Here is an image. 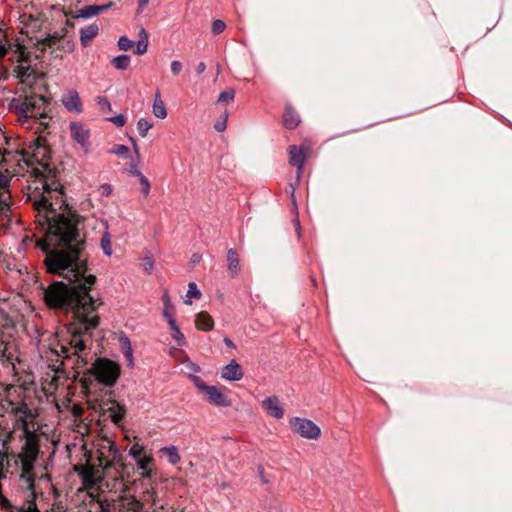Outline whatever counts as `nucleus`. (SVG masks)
Returning <instances> with one entry per match:
<instances>
[{
  "label": "nucleus",
  "mask_w": 512,
  "mask_h": 512,
  "mask_svg": "<svg viewBox=\"0 0 512 512\" xmlns=\"http://www.w3.org/2000/svg\"><path fill=\"white\" fill-rule=\"evenodd\" d=\"M71 137L76 141L83 151L87 153L90 150V131L89 129L80 122L70 123Z\"/></svg>",
  "instance_id": "nucleus-9"
},
{
  "label": "nucleus",
  "mask_w": 512,
  "mask_h": 512,
  "mask_svg": "<svg viewBox=\"0 0 512 512\" xmlns=\"http://www.w3.org/2000/svg\"><path fill=\"white\" fill-rule=\"evenodd\" d=\"M143 451L144 449L142 446L134 445L130 448L128 453L133 460H138L139 455H141Z\"/></svg>",
  "instance_id": "nucleus-45"
},
{
  "label": "nucleus",
  "mask_w": 512,
  "mask_h": 512,
  "mask_svg": "<svg viewBox=\"0 0 512 512\" xmlns=\"http://www.w3.org/2000/svg\"><path fill=\"white\" fill-rule=\"evenodd\" d=\"M185 304H187V305H191V304H192V301H191L190 299H186V300H185Z\"/></svg>",
  "instance_id": "nucleus-62"
},
{
  "label": "nucleus",
  "mask_w": 512,
  "mask_h": 512,
  "mask_svg": "<svg viewBox=\"0 0 512 512\" xmlns=\"http://www.w3.org/2000/svg\"><path fill=\"white\" fill-rule=\"evenodd\" d=\"M152 110L156 118L165 119L167 117V110L163 101L161 100L159 92L155 94Z\"/></svg>",
  "instance_id": "nucleus-23"
},
{
  "label": "nucleus",
  "mask_w": 512,
  "mask_h": 512,
  "mask_svg": "<svg viewBox=\"0 0 512 512\" xmlns=\"http://www.w3.org/2000/svg\"><path fill=\"white\" fill-rule=\"evenodd\" d=\"M162 300H163V305H164L163 313H168V312L174 311V305L171 301V297L167 290L164 291Z\"/></svg>",
  "instance_id": "nucleus-33"
},
{
  "label": "nucleus",
  "mask_w": 512,
  "mask_h": 512,
  "mask_svg": "<svg viewBox=\"0 0 512 512\" xmlns=\"http://www.w3.org/2000/svg\"><path fill=\"white\" fill-rule=\"evenodd\" d=\"M7 185H8L7 177L0 173V189L5 188Z\"/></svg>",
  "instance_id": "nucleus-58"
},
{
  "label": "nucleus",
  "mask_w": 512,
  "mask_h": 512,
  "mask_svg": "<svg viewBox=\"0 0 512 512\" xmlns=\"http://www.w3.org/2000/svg\"><path fill=\"white\" fill-rule=\"evenodd\" d=\"M200 260H201V256H200V254L195 253V254H193V255L191 256V258H190V263H191L192 265H195V264L199 263V262H200Z\"/></svg>",
  "instance_id": "nucleus-57"
},
{
  "label": "nucleus",
  "mask_w": 512,
  "mask_h": 512,
  "mask_svg": "<svg viewBox=\"0 0 512 512\" xmlns=\"http://www.w3.org/2000/svg\"><path fill=\"white\" fill-rule=\"evenodd\" d=\"M111 154H115L119 157L127 159L130 155L129 148L126 145H118L110 151Z\"/></svg>",
  "instance_id": "nucleus-35"
},
{
  "label": "nucleus",
  "mask_w": 512,
  "mask_h": 512,
  "mask_svg": "<svg viewBox=\"0 0 512 512\" xmlns=\"http://www.w3.org/2000/svg\"><path fill=\"white\" fill-rule=\"evenodd\" d=\"M300 123V117L298 113L291 107L286 106L283 114V125L285 128L292 130L295 129Z\"/></svg>",
  "instance_id": "nucleus-17"
},
{
  "label": "nucleus",
  "mask_w": 512,
  "mask_h": 512,
  "mask_svg": "<svg viewBox=\"0 0 512 512\" xmlns=\"http://www.w3.org/2000/svg\"><path fill=\"white\" fill-rule=\"evenodd\" d=\"M23 494V501L20 506H15L11 502V507H4L0 504V509L4 512H40L38 509L36 498L38 495L37 487L28 490L26 487H20Z\"/></svg>",
  "instance_id": "nucleus-7"
},
{
  "label": "nucleus",
  "mask_w": 512,
  "mask_h": 512,
  "mask_svg": "<svg viewBox=\"0 0 512 512\" xmlns=\"http://www.w3.org/2000/svg\"><path fill=\"white\" fill-rule=\"evenodd\" d=\"M143 260L145 261L144 270L147 274H150L154 268V261L150 257H145Z\"/></svg>",
  "instance_id": "nucleus-50"
},
{
  "label": "nucleus",
  "mask_w": 512,
  "mask_h": 512,
  "mask_svg": "<svg viewBox=\"0 0 512 512\" xmlns=\"http://www.w3.org/2000/svg\"><path fill=\"white\" fill-rule=\"evenodd\" d=\"M138 179L140 181L141 190H142V193L144 194V196L149 195L151 185H150L148 178L145 175H141V177H139Z\"/></svg>",
  "instance_id": "nucleus-42"
},
{
  "label": "nucleus",
  "mask_w": 512,
  "mask_h": 512,
  "mask_svg": "<svg viewBox=\"0 0 512 512\" xmlns=\"http://www.w3.org/2000/svg\"><path fill=\"white\" fill-rule=\"evenodd\" d=\"M96 104L103 113L109 112L112 109L110 101L105 96H98L96 98Z\"/></svg>",
  "instance_id": "nucleus-31"
},
{
  "label": "nucleus",
  "mask_w": 512,
  "mask_h": 512,
  "mask_svg": "<svg viewBox=\"0 0 512 512\" xmlns=\"http://www.w3.org/2000/svg\"><path fill=\"white\" fill-rule=\"evenodd\" d=\"M100 13V8L96 7V5H87L81 9H79L75 15L76 18L89 19L93 16H96Z\"/></svg>",
  "instance_id": "nucleus-27"
},
{
  "label": "nucleus",
  "mask_w": 512,
  "mask_h": 512,
  "mask_svg": "<svg viewBox=\"0 0 512 512\" xmlns=\"http://www.w3.org/2000/svg\"><path fill=\"white\" fill-rule=\"evenodd\" d=\"M172 331V338L178 343V345L183 346L186 344L185 337L179 327H175L174 329H171Z\"/></svg>",
  "instance_id": "nucleus-40"
},
{
  "label": "nucleus",
  "mask_w": 512,
  "mask_h": 512,
  "mask_svg": "<svg viewBox=\"0 0 512 512\" xmlns=\"http://www.w3.org/2000/svg\"><path fill=\"white\" fill-rule=\"evenodd\" d=\"M113 5H114L113 2H108V3L103 4V5H96V7L100 8V13H101L103 11H106V10L110 9L111 7H113Z\"/></svg>",
  "instance_id": "nucleus-56"
},
{
  "label": "nucleus",
  "mask_w": 512,
  "mask_h": 512,
  "mask_svg": "<svg viewBox=\"0 0 512 512\" xmlns=\"http://www.w3.org/2000/svg\"><path fill=\"white\" fill-rule=\"evenodd\" d=\"M183 68V64L182 62L178 61V60H173L171 62V72L174 76H177L179 75V73L181 72Z\"/></svg>",
  "instance_id": "nucleus-48"
},
{
  "label": "nucleus",
  "mask_w": 512,
  "mask_h": 512,
  "mask_svg": "<svg viewBox=\"0 0 512 512\" xmlns=\"http://www.w3.org/2000/svg\"><path fill=\"white\" fill-rule=\"evenodd\" d=\"M100 246L105 256L110 257L112 255L111 235L107 229L101 236Z\"/></svg>",
  "instance_id": "nucleus-28"
},
{
  "label": "nucleus",
  "mask_w": 512,
  "mask_h": 512,
  "mask_svg": "<svg viewBox=\"0 0 512 512\" xmlns=\"http://www.w3.org/2000/svg\"><path fill=\"white\" fill-rule=\"evenodd\" d=\"M159 452L166 455L169 464L174 465L180 461V454L175 445L164 446L159 449Z\"/></svg>",
  "instance_id": "nucleus-22"
},
{
  "label": "nucleus",
  "mask_w": 512,
  "mask_h": 512,
  "mask_svg": "<svg viewBox=\"0 0 512 512\" xmlns=\"http://www.w3.org/2000/svg\"><path fill=\"white\" fill-rule=\"evenodd\" d=\"M289 425L295 434L304 439L316 440L321 435L320 427L307 418L291 417Z\"/></svg>",
  "instance_id": "nucleus-6"
},
{
  "label": "nucleus",
  "mask_w": 512,
  "mask_h": 512,
  "mask_svg": "<svg viewBox=\"0 0 512 512\" xmlns=\"http://www.w3.org/2000/svg\"><path fill=\"white\" fill-rule=\"evenodd\" d=\"M16 457V465L20 469V487L32 490L36 486L37 473L35 472V462L38 456L19 452Z\"/></svg>",
  "instance_id": "nucleus-3"
},
{
  "label": "nucleus",
  "mask_w": 512,
  "mask_h": 512,
  "mask_svg": "<svg viewBox=\"0 0 512 512\" xmlns=\"http://www.w3.org/2000/svg\"><path fill=\"white\" fill-rule=\"evenodd\" d=\"M221 378L229 382H237L243 378V371L240 364L231 359L221 370Z\"/></svg>",
  "instance_id": "nucleus-13"
},
{
  "label": "nucleus",
  "mask_w": 512,
  "mask_h": 512,
  "mask_svg": "<svg viewBox=\"0 0 512 512\" xmlns=\"http://www.w3.org/2000/svg\"><path fill=\"white\" fill-rule=\"evenodd\" d=\"M223 342H224V343H225V345H226L228 348H230V349H235V348H236V346H235V344L233 343V341H232L230 338H228V337H224Z\"/></svg>",
  "instance_id": "nucleus-60"
},
{
  "label": "nucleus",
  "mask_w": 512,
  "mask_h": 512,
  "mask_svg": "<svg viewBox=\"0 0 512 512\" xmlns=\"http://www.w3.org/2000/svg\"><path fill=\"white\" fill-rule=\"evenodd\" d=\"M38 428L35 426H32V429H25L23 432V435L21 439L24 440V444L21 447V451L23 453H28L32 455L38 456L39 454V438L36 433Z\"/></svg>",
  "instance_id": "nucleus-10"
},
{
  "label": "nucleus",
  "mask_w": 512,
  "mask_h": 512,
  "mask_svg": "<svg viewBox=\"0 0 512 512\" xmlns=\"http://www.w3.org/2000/svg\"><path fill=\"white\" fill-rule=\"evenodd\" d=\"M265 410L269 415L276 419H281L284 416V410L280 404L279 399L276 396H270L262 402Z\"/></svg>",
  "instance_id": "nucleus-14"
},
{
  "label": "nucleus",
  "mask_w": 512,
  "mask_h": 512,
  "mask_svg": "<svg viewBox=\"0 0 512 512\" xmlns=\"http://www.w3.org/2000/svg\"><path fill=\"white\" fill-rule=\"evenodd\" d=\"M40 482V481H47V482H51V476L48 474V473H45V474H41V475H38L37 474V479H36V482Z\"/></svg>",
  "instance_id": "nucleus-55"
},
{
  "label": "nucleus",
  "mask_w": 512,
  "mask_h": 512,
  "mask_svg": "<svg viewBox=\"0 0 512 512\" xmlns=\"http://www.w3.org/2000/svg\"><path fill=\"white\" fill-rule=\"evenodd\" d=\"M117 44H118L119 49L126 51V50L130 49L131 47H133L135 42L130 40L127 36L122 35L118 38Z\"/></svg>",
  "instance_id": "nucleus-34"
},
{
  "label": "nucleus",
  "mask_w": 512,
  "mask_h": 512,
  "mask_svg": "<svg viewBox=\"0 0 512 512\" xmlns=\"http://www.w3.org/2000/svg\"><path fill=\"white\" fill-rule=\"evenodd\" d=\"M153 123L146 118H140L137 122V130L142 138H145L148 131L152 128Z\"/></svg>",
  "instance_id": "nucleus-29"
},
{
  "label": "nucleus",
  "mask_w": 512,
  "mask_h": 512,
  "mask_svg": "<svg viewBox=\"0 0 512 512\" xmlns=\"http://www.w3.org/2000/svg\"><path fill=\"white\" fill-rule=\"evenodd\" d=\"M134 461L139 470H146L149 463L152 461V458L147 455H144V456L139 455L138 460H134Z\"/></svg>",
  "instance_id": "nucleus-38"
},
{
  "label": "nucleus",
  "mask_w": 512,
  "mask_h": 512,
  "mask_svg": "<svg viewBox=\"0 0 512 512\" xmlns=\"http://www.w3.org/2000/svg\"><path fill=\"white\" fill-rule=\"evenodd\" d=\"M120 339L123 343L122 351L125 358L127 359V367L132 369L134 367V358L130 340L126 335L121 336Z\"/></svg>",
  "instance_id": "nucleus-24"
},
{
  "label": "nucleus",
  "mask_w": 512,
  "mask_h": 512,
  "mask_svg": "<svg viewBox=\"0 0 512 512\" xmlns=\"http://www.w3.org/2000/svg\"><path fill=\"white\" fill-rule=\"evenodd\" d=\"M106 412L108 413L111 421L114 424L119 425L126 414V408L124 404H121L116 400H111L110 405L106 408Z\"/></svg>",
  "instance_id": "nucleus-15"
},
{
  "label": "nucleus",
  "mask_w": 512,
  "mask_h": 512,
  "mask_svg": "<svg viewBox=\"0 0 512 512\" xmlns=\"http://www.w3.org/2000/svg\"><path fill=\"white\" fill-rule=\"evenodd\" d=\"M48 232L38 245L46 253L47 271L58 274L68 284L56 282L45 291V301L53 308H62L73 314L67 324L68 338L60 344L57 354L64 359L75 358L78 368L88 363V342L99 326V296L90 294L96 277L89 272L83 251L86 247L80 226L83 218L69 208L47 217Z\"/></svg>",
  "instance_id": "nucleus-1"
},
{
  "label": "nucleus",
  "mask_w": 512,
  "mask_h": 512,
  "mask_svg": "<svg viewBox=\"0 0 512 512\" xmlns=\"http://www.w3.org/2000/svg\"><path fill=\"white\" fill-rule=\"evenodd\" d=\"M163 317L166 319L170 329H174L175 327H177V322H176V319L174 317V314H173V311L172 312H168V313H163Z\"/></svg>",
  "instance_id": "nucleus-46"
},
{
  "label": "nucleus",
  "mask_w": 512,
  "mask_h": 512,
  "mask_svg": "<svg viewBox=\"0 0 512 512\" xmlns=\"http://www.w3.org/2000/svg\"><path fill=\"white\" fill-rule=\"evenodd\" d=\"M10 412L15 416L16 423L22 431L25 429H32L34 426L33 421L38 417V411L32 409L29 405L24 402H10Z\"/></svg>",
  "instance_id": "nucleus-5"
},
{
  "label": "nucleus",
  "mask_w": 512,
  "mask_h": 512,
  "mask_svg": "<svg viewBox=\"0 0 512 512\" xmlns=\"http://www.w3.org/2000/svg\"><path fill=\"white\" fill-rule=\"evenodd\" d=\"M8 52L7 47L0 43V57H4Z\"/></svg>",
  "instance_id": "nucleus-61"
},
{
  "label": "nucleus",
  "mask_w": 512,
  "mask_h": 512,
  "mask_svg": "<svg viewBox=\"0 0 512 512\" xmlns=\"http://www.w3.org/2000/svg\"><path fill=\"white\" fill-rule=\"evenodd\" d=\"M257 473H258L260 482L262 484L266 485V484H268L270 482L269 479L267 478L266 474H265V470H264L263 466L259 465L257 467Z\"/></svg>",
  "instance_id": "nucleus-49"
},
{
  "label": "nucleus",
  "mask_w": 512,
  "mask_h": 512,
  "mask_svg": "<svg viewBox=\"0 0 512 512\" xmlns=\"http://www.w3.org/2000/svg\"><path fill=\"white\" fill-rule=\"evenodd\" d=\"M64 108L74 114H80L83 111L79 93L75 89L68 90L61 98Z\"/></svg>",
  "instance_id": "nucleus-12"
},
{
  "label": "nucleus",
  "mask_w": 512,
  "mask_h": 512,
  "mask_svg": "<svg viewBox=\"0 0 512 512\" xmlns=\"http://www.w3.org/2000/svg\"><path fill=\"white\" fill-rule=\"evenodd\" d=\"M107 121L115 124L117 127H122L126 123V118L123 114H118L116 116L108 117Z\"/></svg>",
  "instance_id": "nucleus-44"
},
{
  "label": "nucleus",
  "mask_w": 512,
  "mask_h": 512,
  "mask_svg": "<svg viewBox=\"0 0 512 512\" xmlns=\"http://www.w3.org/2000/svg\"><path fill=\"white\" fill-rule=\"evenodd\" d=\"M75 472L80 477L82 484L85 488L91 489L96 485V481L93 477V468L90 466L86 467H75Z\"/></svg>",
  "instance_id": "nucleus-16"
},
{
  "label": "nucleus",
  "mask_w": 512,
  "mask_h": 512,
  "mask_svg": "<svg viewBox=\"0 0 512 512\" xmlns=\"http://www.w3.org/2000/svg\"><path fill=\"white\" fill-rule=\"evenodd\" d=\"M148 2H149V0H138V9H137L138 14H140L144 10V8L148 4Z\"/></svg>",
  "instance_id": "nucleus-54"
},
{
  "label": "nucleus",
  "mask_w": 512,
  "mask_h": 512,
  "mask_svg": "<svg viewBox=\"0 0 512 512\" xmlns=\"http://www.w3.org/2000/svg\"><path fill=\"white\" fill-rule=\"evenodd\" d=\"M306 158L307 154L304 152L302 146L292 145L289 148V163L297 168L296 184L292 185L291 187V198L294 204L296 202L294 196L295 189L296 186L299 184L301 176L303 174Z\"/></svg>",
  "instance_id": "nucleus-8"
},
{
  "label": "nucleus",
  "mask_w": 512,
  "mask_h": 512,
  "mask_svg": "<svg viewBox=\"0 0 512 512\" xmlns=\"http://www.w3.org/2000/svg\"><path fill=\"white\" fill-rule=\"evenodd\" d=\"M41 104L47 103V99L42 95H37L26 100L25 104H28L29 110L35 108Z\"/></svg>",
  "instance_id": "nucleus-32"
},
{
  "label": "nucleus",
  "mask_w": 512,
  "mask_h": 512,
  "mask_svg": "<svg viewBox=\"0 0 512 512\" xmlns=\"http://www.w3.org/2000/svg\"><path fill=\"white\" fill-rule=\"evenodd\" d=\"M195 325L198 330L211 331L214 327V321L210 315L201 312L196 316Z\"/></svg>",
  "instance_id": "nucleus-19"
},
{
  "label": "nucleus",
  "mask_w": 512,
  "mask_h": 512,
  "mask_svg": "<svg viewBox=\"0 0 512 512\" xmlns=\"http://www.w3.org/2000/svg\"><path fill=\"white\" fill-rule=\"evenodd\" d=\"M195 387L201 391L203 394L205 391L209 388L210 385H207L204 383V381L199 376H192L191 377Z\"/></svg>",
  "instance_id": "nucleus-43"
},
{
  "label": "nucleus",
  "mask_w": 512,
  "mask_h": 512,
  "mask_svg": "<svg viewBox=\"0 0 512 512\" xmlns=\"http://www.w3.org/2000/svg\"><path fill=\"white\" fill-rule=\"evenodd\" d=\"M205 70H206V64L204 62H199L196 67V72L198 74H202V73H204Z\"/></svg>",
  "instance_id": "nucleus-59"
},
{
  "label": "nucleus",
  "mask_w": 512,
  "mask_h": 512,
  "mask_svg": "<svg viewBox=\"0 0 512 512\" xmlns=\"http://www.w3.org/2000/svg\"><path fill=\"white\" fill-rule=\"evenodd\" d=\"M101 194L104 196H109L112 193V187L108 183H104L100 186Z\"/></svg>",
  "instance_id": "nucleus-52"
},
{
  "label": "nucleus",
  "mask_w": 512,
  "mask_h": 512,
  "mask_svg": "<svg viewBox=\"0 0 512 512\" xmlns=\"http://www.w3.org/2000/svg\"><path fill=\"white\" fill-rule=\"evenodd\" d=\"M227 266L232 277H235L240 272V260L236 255L235 249L231 248L227 252Z\"/></svg>",
  "instance_id": "nucleus-20"
},
{
  "label": "nucleus",
  "mask_w": 512,
  "mask_h": 512,
  "mask_svg": "<svg viewBox=\"0 0 512 512\" xmlns=\"http://www.w3.org/2000/svg\"><path fill=\"white\" fill-rule=\"evenodd\" d=\"M0 344V361L2 362L3 365L11 366L14 369V355L10 351L9 344L3 340L0 341Z\"/></svg>",
  "instance_id": "nucleus-21"
},
{
  "label": "nucleus",
  "mask_w": 512,
  "mask_h": 512,
  "mask_svg": "<svg viewBox=\"0 0 512 512\" xmlns=\"http://www.w3.org/2000/svg\"><path fill=\"white\" fill-rule=\"evenodd\" d=\"M52 38L51 35H48L47 37H44L43 41H47V40H50Z\"/></svg>",
  "instance_id": "nucleus-63"
},
{
  "label": "nucleus",
  "mask_w": 512,
  "mask_h": 512,
  "mask_svg": "<svg viewBox=\"0 0 512 512\" xmlns=\"http://www.w3.org/2000/svg\"><path fill=\"white\" fill-rule=\"evenodd\" d=\"M143 503L133 495H120L111 504H101L100 512H141Z\"/></svg>",
  "instance_id": "nucleus-4"
},
{
  "label": "nucleus",
  "mask_w": 512,
  "mask_h": 512,
  "mask_svg": "<svg viewBox=\"0 0 512 512\" xmlns=\"http://www.w3.org/2000/svg\"><path fill=\"white\" fill-rule=\"evenodd\" d=\"M226 28V24L224 21L220 19H215L212 22L211 31L213 34H220L222 33Z\"/></svg>",
  "instance_id": "nucleus-39"
},
{
  "label": "nucleus",
  "mask_w": 512,
  "mask_h": 512,
  "mask_svg": "<svg viewBox=\"0 0 512 512\" xmlns=\"http://www.w3.org/2000/svg\"><path fill=\"white\" fill-rule=\"evenodd\" d=\"M112 65L120 71L126 70L131 63V57L128 54H120L111 60Z\"/></svg>",
  "instance_id": "nucleus-26"
},
{
  "label": "nucleus",
  "mask_w": 512,
  "mask_h": 512,
  "mask_svg": "<svg viewBox=\"0 0 512 512\" xmlns=\"http://www.w3.org/2000/svg\"><path fill=\"white\" fill-rule=\"evenodd\" d=\"M129 140H130V142L132 144L136 160L139 161L140 160V152H139L138 144H137L136 140L133 137H129Z\"/></svg>",
  "instance_id": "nucleus-51"
},
{
  "label": "nucleus",
  "mask_w": 512,
  "mask_h": 512,
  "mask_svg": "<svg viewBox=\"0 0 512 512\" xmlns=\"http://www.w3.org/2000/svg\"><path fill=\"white\" fill-rule=\"evenodd\" d=\"M138 162L139 161H134L130 164L129 166V173L132 175V176H135L137 178L141 177V175H144L139 169H138Z\"/></svg>",
  "instance_id": "nucleus-47"
},
{
  "label": "nucleus",
  "mask_w": 512,
  "mask_h": 512,
  "mask_svg": "<svg viewBox=\"0 0 512 512\" xmlns=\"http://www.w3.org/2000/svg\"><path fill=\"white\" fill-rule=\"evenodd\" d=\"M96 380L107 387H112L116 383L120 368L119 365L107 358H97L88 370Z\"/></svg>",
  "instance_id": "nucleus-2"
},
{
  "label": "nucleus",
  "mask_w": 512,
  "mask_h": 512,
  "mask_svg": "<svg viewBox=\"0 0 512 512\" xmlns=\"http://www.w3.org/2000/svg\"><path fill=\"white\" fill-rule=\"evenodd\" d=\"M135 44H136L135 53L137 55H142L147 51L148 44H149L148 43V34L144 28H141V30L139 31V39Z\"/></svg>",
  "instance_id": "nucleus-25"
},
{
  "label": "nucleus",
  "mask_w": 512,
  "mask_h": 512,
  "mask_svg": "<svg viewBox=\"0 0 512 512\" xmlns=\"http://www.w3.org/2000/svg\"><path fill=\"white\" fill-rule=\"evenodd\" d=\"M12 104H15V107L20 112V120L22 122L26 121L27 119H29L31 117V115L29 114L28 104L19 103L18 100H16V99L12 100Z\"/></svg>",
  "instance_id": "nucleus-30"
},
{
  "label": "nucleus",
  "mask_w": 512,
  "mask_h": 512,
  "mask_svg": "<svg viewBox=\"0 0 512 512\" xmlns=\"http://www.w3.org/2000/svg\"><path fill=\"white\" fill-rule=\"evenodd\" d=\"M108 449H109V452H110L114 457H116V456L119 454V448H118V446L116 445V443H115V442H113V441L109 443V447H108Z\"/></svg>",
  "instance_id": "nucleus-53"
},
{
  "label": "nucleus",
  "mask_w": 512,
  "mask_h": 512,
  "mask_svg": "<svg viewBox=\"0 0 512 512\" xmlns=\"http://www.w3.org/2000/svg\"><path fill=\"white\" fill-rule=\"evenodd\" d=\"M207 401L216 407H230L231 400L217 386L210 385L204 393Z\"/></svg>",
  "instance_id": "nucleus-11"
},
{
  "label": "nucleus",
  "mask_w": 512,
  "mask_h": 512,
  "mask_svg": "<svg viewBox=\"0 0 512 512\" xmlns=\"http://www.w3.org/2000/svg\"><path fill=\"white\" fill-rule=\"evenodd\" d=\"M235 97V91L233 89H227L220 93L218 102H232Z\"/></svg>",
  "instance_id": "nucleus-37"
},
{
  "label": "nucleus",
  "mask_w": 512,
  "mask_h": 512,
  "mask_svg": "<svg viewBox=\"0 0 512 512\" xmlns=\"http://www.w3.org/2000/svg\"><path fill=\"white\" fill-rule=\"evenodd\" d=\"M99 27L97 24H90L80 29V42L83 47L89 44V41L97 36Z\"/></svg>",
  "instance_id": "nucleus-18"
},
{
  "label": "nucleus",
  "mask_w": 512,
  "mask_h": 512,
  "mask_svg": "<svg viewBox=\"0 0 512 512\" xmlns=\"http://www.w3.org/2000/svg\"><path fill=\"white\" fill-rule=\"evenodd\" d=\"M201 291L195 282H189L187 296L195 299L201 298Z\"/></svg>",
  "instance_id": "nucleus-36"
},
{
  "label": "nucleus",
  "mask_w": 512,
  "mask_h": 512,
  "mask_svg": "<svg viewBox=\"0 0 512 512\" xmlns=\"http://www.w3.org/2000/svg\"><path fill=\"white\" fill-rule=\"evenodd\" d=\"M227 118H228V111H225V112H224V114H223L222 119L218 120V121L214 124V129H215L217 132H223V131L226 129V126H227Z\"/></svg>",
  "instance_id": "nucleus-41"
}]
</instances>
